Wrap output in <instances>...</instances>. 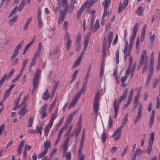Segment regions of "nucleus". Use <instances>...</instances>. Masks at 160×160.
I'll list each match as a JSON object with an SVG mask.
<instances>
[{
    "mask_svg": "<svg viewBox=\"0 0 160 160\" xmlns=\"http://www.w3.org/2000/svg\"><path fill=\"white\" fill-rule=\"evenodd\" d=\"M148 57L147 55L146 50H143L141 55L140 60L138 66L137 70H139L143 65L142 73H143L147 68L148 65Z\"/></svg>",
    "mask_w": 160,
    "mask_h": 160,
    "instance_id": "obj_1",
    "label": "nucleus"
},
{
    "mask_svg": "<svg viewBox=\"0 0 160 160\" xmlns=\"http://www.w3.org/2000/svg\"><path fill=\"white\" fill-rule=\"evenodd\" d=\"M128 92V89L126 88L122 95L119 97L118 101H117L116 99L114 100L113 105L115 113L114 118H116L118 115L119 103L121 101H124L125 100L127 96Z\"/></svg>",
    "mask_w": 160,
    "mask_h": 160,
    "instance_id": "obj_2",
    "label": "nucleus"
},
{
    "mask_svg": "<svg viewBox=\"0 0 160 160\" xmlns=\"http://www.w3.org/2000/svg\"><path fill=\"white\" fill-rule=\"evenodd\" d=\"M41 71L40 69L38 68L36 73L33 76L32 80L33 88L32 90V93L36 89H37L39 85V80L40 77Z\"/></svg>",
    "mask_w": 160,
    "mask_h": 160,
    "instance_id": "obj_3",
    "label": "nucleus"
},
{
    "mask_svg": "<svg viewBox=\"0 0 160 160\" xmlns=\"http://www.w3.org/2000/svg\"><path fill=\"white\" fill-rule=\"evenodd\" d=\"M76 2L75 0H71L70 6L69 7V5L67 4L65 7H64V14H67V12L70 13L72 12L74 8V4L76 3Z\"/></svg>",
    "mask_w": 160,
    "mask_h": 160,
    "instance_id": "obj_4",
    "label": "nucleus"
},
{
    "mask_svg": "<svg viewBox=\"0 0 160 160\" xmlns=\"http://www.w3.org/2000/svg\"><path fill=\"white\" fill-rule=\"evenodd\" d=\"M99 98V95L98 93L96 94L94 97V101L93 103V108H94L95 114L97 116L98 112V100Z\"/></svg>",
    "mask_w": 160,
    "mask_h": 160,
    "instance_id": "obj_5",
    "label": "nucleus"
},
{
    "mask_svg": "<svg viewBox=\"0 0 160 160\" xmlns=\"http://www.w3.org/2000/svg\"><path fill=\"white\" fill-rule=\"evenodd\" d=\"M82 93V92L79 91L76 94L72 102L69 105L68 107L69 108H70L72 107H73L74 106Z\"/></svg>",
    "mask_w": 160,
    "mask_h": 160,
    "instance_id": "obj_6",
    "label": "nucleus"
},
{
    "mask_svg": "<svg viewBox=\"0 0 160 160\" xmlns=\"http://www.w3.org/2000/svg\"><path fill=\"white\" fill-rule=\"evenodd\" d=\"M91 32H88L85 36V37L84 39V50L81 53L80 55L78 57H79L81 58H82V56L84 54L85 51L86 50L87 46L88 44V41L89 39V38L90 36H91Z\"/></svg>",
    "mask_w": 160,
    "mask_h": 160,
    "instance_id": "obj_7",
    "label": "nucleus"
},
{
    "mask_svg": "<svg viewBox=\"0 0 160 160\" xmlns=\"http://www.w3.org/2000/svg\"><path fill=\"white\" fill-rule=\"evenodd\" d=\"M138 24L137 23H135L133 28L132 33L131 36L130 41L129 43V47L130 48L132 47L133 43V41L135 39L136 35L138 29Z\"/></svg>",
    "mask_w": 160,
    "mask_h": 160,
    "instance_id": "obj_8",
    "label": "nucleus"
},
{
    "mask_svg": "<svg viewBox=\"0 0 160 160\" xmlns=\"http://www.w3.org/2000/svg\"><path fill=\"white\" fill-rule=\"evenodd\" d=\"M142 105L141 103H139L137 115L134 121L135 123H137L139 121V119L142 117Z\"/></svg>",
    "mask_w": 160,
    "mask_h": 160,
    "instance_id": "obj_9",
    "label": "nucleus"
},
{
    "mask_svg": "<svg viewBox=\"0 0 160 160\" xmlns=\"http://www.w3.org/2000/svg\"><path fill=\"white\" fill-rule=\"evenodd\" d=\"M110 1L111 0H105L103 2L102 5L104 7V11L102 18L103 19L105 17L107 14L108 4L110 2Z\"/></svg>",
    "mask_w": 160,
    "mask_h": 160,
    "instance_id": "obj_10",
    "label": "nucleus"
},
{
    "mask_svg": "<svg viewBox=\"0 0 160 160\" xmlns=\"http://www.w3.org/2000/svg\"><path fill=\"white\" fill-rule=\"evenodd\" d=\"M67 126L68 125L66 123L65 125L59 131L58 133V138L55 143V145H56L58 143L60 138L61 137L62 133H63V131L67 130Z\"/></svg>",
    "mask_w": 160,
    "mask_h": 160,
    "instance_id": "obj_11",
    "label": "nucleus"
},
{
    "mask_svg": "<svg viewBox=\"0 0 160 160\" xmlns=\"http://www.w3.org/2000/svg\"><path fill=\"white\" fill-rule=\"evenodd\" d=\"M81 130V126L79 125L77 128L75 129L72 133L69 135L70 137H73L75 135V137L77 138L78 134L80 132Z\"/></svg>",
    "mask_w": 160,
    "mask_h": 160,
    "instance_id": "obj_12",
    "label": "nucleus"
},
{
    "mask_svg": "<svg viewBox=\"0 0 160 160\" xmlns=\"http://www.w3.org/2000/svg\"><path fill=\"white\" fill-rule=\"evenodd\" d=\"M128 4V0H124L122 3L120 2L119 4L118 13L121 12L127 6Z\"/></svg>",
    "mask_w": 160,
    "mask_h": 160,
    "instance_id": "obj_13",
    "label": "nucleus"
},
{
    "mask_svg": "<svg viewBox=\"0 0 160 160\" xmlns=\"http://www.w3.org/2000/svg\"><path fill=\"white\" fill-rule=\"evenodd\" d=\"M88 77L89 74L87 73V75L85 77V81L83 82L82 88L79 91L82 93L85 92L86 90L87 82Z\"/></svg>",
    "mask_w": 160,
    "mask_h": 160,
    "instance_id": "obj_14",
    "label": "nucleus"
},
{
    "mask_svg": "<svg viewBox=\"0 0 160 160\" xmlns=\"http://www.w3.org/2000/svg\"><path fill=\"white\" fill-rule=\"evenodd\" d=\"M66 38L67 40L66 49L68 51L70 47L72 41L70 38V35L67 33L66 35Z\"/></svg>",
    "mask_w": 160,
    "mask_h": 160,
    "instance_id": "obj_15",
    "label": "nucleus"
},
{
    "mask_svg": "<svg viewBox=\"0 0 160 160\" xmlns=\"http://www.w3.org/2000/svg\"><path fill=\"white\" fill-rule=\"evenodd\" d=\"M113 32H110L108 36L107 39L108 40V48H109L111 46V42L112 41L113 38L112 37Z\"/></svg>",
    "mask_w": 160,
    "mask_h": 160,
    "instance_id": "obj_16",
    "label": "nucleus"
},
{
    "mask_svg": "<svg viewBox=\"0 0 160 160\" xmlns=\"http://www.w3.org/2000/svg\"><path fill=\"white\" fill-rule=\"evenodd\" d=\"M58 111L57 110H56L53 113L51 116V118L50 120V123L53 124L54 120L57 117Z\"/></svg>",
    "mask_w": 160,
    "mask_h": 160,
    "instance_id": "obj_17",
    "label": "nucleus"
},
{
    "mask_svg": "<svg viewBox=\"0 0 160 160\" xmlns=\"http://www.w3.org/2000/svg\"><path fill=\"white\" fill-rule=\"evenodd\" d=\"M68 136L66 139L63 145V152L64 153H65L66 152L68 145L69 140V138L70 137Z\"/></svg>",
    "mask_w": 160,
    "mask_h": 160,
    "instance_id": "obj_18",
    "label": "nucleus"
},
{
    "mask_svg": "<svg viewBox=\"0 0 160 160\" xmlns=\"http://www.w3.org/2000/svg\"><path fill=\"white\" fill-rule=\"evenodd\" d=\"M130 71L127 70H126L125 76L121 77V81L122 82H124L127 80V78L130 73Z\"/></svg>",
    "mask_w": 160,
    "mask_h": 160,
    "instance_id": "obj_19",
    "label": "nucleus"
},
{
    "mask_svg": "<svg viewBox=\"0 0 160 160\" xmlns=\"http://www.w3.org/2000/svg\"><path fill=\"white\" fill-rule=\"evenodd\" d=\"M26 106L25 105L21 108L18 112V115H21V116H24L27 112V110L26 109Z\"/></svg>",
    "mask_w": 160,
    "mask_h": 160,
    "instance_id": "obj_20",
    "label": "nucleus"
},
{
    "mask_svg": "<svg viewBox=\"0 0 160 160\" xmlns=\"http://www.w3.org/2000/svg\"><path fill=\"white\" fill-rule=\"evenodd\" d=\"M50 97V94L48 92V89H46L42 96V98L43 99L47 100Z\"/></svg>",
    "mask_w": 160,
    "mask_h": 160,
    "instance_id": "obj_21",
    "label": "nucleus"
},
{
    "mask_svg": "<svg viewBox=\"0 0 160 160\" xmlns=\"http://www.w3.org/2000/svg\"><path fill=\"white\" fill-rule=\"evenodd\" d=\"M47 107L48 105L47 104L42 106L39 110L40 113H47Z\"/></svg>",
    "mask_w": 160,
    "mask_h": 160,
    "instance_id": "obj_22",
    "label": "nucleus"
},
{
    "mask_svg": "<svg viewBox=\"0 0 160 160\" xmlns=\"http://www.w3.org/2000/svg\"><path fill=\"white\" fill-rule=\"evenodd\" d=\"M64 11L62 10L60 12L61 14H62V16H60L59 19H58V24L59 25L60 24V23L62 22L64 19V18H65V17L66 14H64Z\"/></svg>",
    "mask_w": 160,
    "mask_h": 160,
    "instance_id": "obj_23",
    "label": "nucleus"
},
{
    "mask_svg": "<svg viewBox=\"0 0 160 160\" xmlns=\"http://www.w3.org/2000/svg\"><path fill=\"white\" fill-rule=\"evenodd\" d=\"M18 18L17 15H15L12 18L10 19L8 21V23L10 26L13 25V23H15L17 21Z\"/></svg>",
    "mask_w": 160,
    "mask_h": 160,
    "instance_id": "obj_24",
    "label": "nucleus"
},
{
    "mask_svg": "<svg viewBox=\"0 0 160 160\" xmlns=\"http://www.w3.org/2000/svg\"><path fill=\"white\" fill-rule=\"evenodd\" d=\"M76 111H73L72 113L70 114L67 118V122L68 124H70L71 120L72 119L73 117L75 115Z\"/></svg>",
    "mask_w": 160,
    "mask_h": 160,
    "instance_id": "obj_25",
    "label": "nucleus"
},
{
    "mask_svg": "<svg viewBox=\"0 0 160 160\" xmlns=\"http://www.w3.org/2000/svg\"><path fill=\"white\" fill-rule=\"evenodd\" d=\"M143 12V9L142 7H139L136 11V13L139 16L142 15Z\"/></svg>",
    "mask_w": 160,
    "mask_h": 160,
    "instance_id": "obj_26",
    "label": "nucleus"
},
{
    "mask_svg": "<svg viewBox=\"0 0 160 160\" xmlns=\"http://www.w3.org/2000/svg\"><path fill=\"white\" fill-rule=\"evenodd\" d=\"M43 147L44 149L48 150V149L50 148L51 147V142L49 141H47L44 143Z\"/></svg>",
    "mask_w": 160,
    "mask_h": 160,
    "instance_id": "obj_27",
    "label": "nucleus"
},
{
    "mask_svg": "<svg viewBox=\"0 0 160 160\" xmlns=\"http://www.w3.org/2000/svg\"><path fill=\"white\" fill-rule=\"evenodd\" d=\"M123 125L121 126L119 128H118L115 131L114 133L113 134L112 136V137H114L116 136L117 135L119 134V132L121 131Z\"/></svg>",
    "mask_w": 160,
    "mask_h": 160,
    "instance_id": "obj_28",
    "label": "nucleus"
},
{
    "mask_svg": "<svg viewBox=\"0 0 160 160\" xmlns=\"http://www.w3.org/2000/svg\"><path fill=\"white\" fill-rule=\"evenodd\" d=\"M32 20V18L31 17L29 18L25 24L24 26L23 29L24 31H26L27 30V27Z\"/></svg>",
    "mask_w": 160,
    "mask_h": 160,
    "instance_id": "obj_29",
    "label": "nucleus"
},
{
    "mask_svg": "<svg viewBox=\"0 0 160 160\" xmlns=\"http://www.w3.org/2000/svg\"><path fill=\"white\" fill-rule=\"evenodd\" d=\"M153 62H152V61H151L149 63V69L150 71V75H152L153 73Z\"/></svg>",
    "mask_w": 160,
    "mask_h": 160,
    "instance_id": "obj_30",
    "label": "nucleus"
},
{
    "mask_svg": "<svg viewBox=\"0 0 160 160\" xmlns=\"http://www.w3.org/2000/svg\"><path fill=\"white\" fill-rule=\"evenodd\" d=\"M144 152L142 151L140 149L137 148L136 149L135 153L133 154V157H135V158H136L137 155L139 154H141Z\"/></svg>",
    "mask_w": 160,
    "mask_h": 160,
    "instance_id": "obj_31",
    "label": "nucleus"
},
{
    "mask_svg": "<svg viewBox=\"0 0 160 160\" xmlns=\"http://www.w3.org/2000/svg\"><path fill=\"white\" fill-rule=\"evenodd\" d=\"M81 41V38L79 36H78L76 39V42L75 44H76L77 43L78 44V48H77L76 50L77 51H78V50L79 48H80V45L79 44V42H80Z\"/></svg>",
    "mask_w": 160,
    "mask_h": 160,
    "instance_id": "obj_32",
    "label": "nucleus"
},
{
    "mask_svg": "<svg viewBox=\"0 0 160 160\" xmlns=\"http://www.w3.org/2000/svg\"><path fill=\"white\" fill-rule=\"evenodd\" d=\"M107 138L106 134L105 132V130H103V132L101 136V139L102 142H104Z\"/></svg>",
    "mask_w": 160,
    "mask_h": 160,
    "instance_id": "obj_33",
    "label": "nucleus"
},
{
    "mask_svg": "<svg viewBox=\"0 0 160 160\" xmlns=\"http://www.w3.org/2000/svg\"><path fill=\"white\" fill-rule=\"evenodd\" d=\"M34 120V118L30 117L28 121V126L29 128L32 127Z\"/></svg>",
    "mask_w": 160,
    "mask_h": 160,
    "instance_id": "obj_34",
    "label": "nucleus"
},
{
    "mask_svg": "<svg viewBox=\"0 0 160 160\" xmlns=\"http://www.w3.org/2000/svg\"><path fill=\"white\" fill-rule=\"evenodd\" d=\"M93 4V0H87L85 2L84 6L86 7H88V5L92 7Z\"/></svg>",
    "mask_w": 160,
    "mask_h": 160,
    "instance_id": "obj_35",
    "label": "nucleus"
},
{
    "mask_svg": "<svg viewBox=\"0 0 160 160\" xmlns=\"http://www.w3.org/2000/svg\"><path fill=\"white\" fill-rule=\"evenodd\" d=\"M129 56V64L128 67V68L127 70L131 71V68L132 65V64L133 59L130 56Z\"/></svg>",
    "mask_w": 160,
    "mask_h": 160,
    "instance_id": "obj_36",
    "label": "nucleus"
},
{
    "mask_svg": "<svg viewBox=\"0 0 160 160\" xmlns=\"http://www.w3.org/2000/svg\"><path fill=\"white\" fill-rule=\"evenodd\" d=\"M82 59V58L78 57L74 63L73 67L75 68L78 66L79 64Z\"/></svg>",
    "mask_w": 160,
    "mask_h": 160,
    "instance_id": "obj_37",
    "label": "nucleus"
},
{
    "mask_svg": "<svg viewBox=\"0 0 160 160\" xmlns=\"http://www.w3.org/2000/svg\"><path fill=\"white\" fill-rule=\"evenodd\" d=\"M43 129V128L42 126L39 127L37 126L36 128V132L37 133H39L41 135L42 134V131Z\"/></svg>",
    "mask_w": 160,
    "mask_h": 160,
    "instance_id": "obj_38",
    "label": "nucleus"
},
{
    "mask_svg": "<svg viewBox=\"0 0 160 160\" xmlns=\"http://www.w3.org/2000/svg\"><path fill=\"white\" fill-rule=\"evenodd\" d=\"M48 152V150L44 149L43 151L40 153L38 156V159L41 158L43 157Z\"/></svg>",
    "mask_w": 160,
    "mask_h": 160,
    "instance_id": "obj_39",
    "label": "nucleus"
},
{
    "mask_svg": "<svg viewBox=\"0 0 160 160\" xmlns=\"http://www.w3.org/2000/svg\"><path fill=\"white\" fill-rule=\"evenodd\" d=\"M150 138L149 140L148 144H151L152 145L154 139V133L153 132L150 134Z\"/></svg>",
    "mask_w": 160,
    "mask_h": 160,
    "instance_id": "obj_40",
    "label": "nucleus"
},
{
    "mask_svg": "<svg viewBox=\"0 0 160 160\" xmlns=\"http://www.w3.org/2000/svg\"><path fill=\"white\" fill-rule=\"evenodd\" d=\"M100 25L99 23V20L97 19L96 20L94 26V32H96L99 28Z\"/></svg>",
    "mask_w": 160,
    "mask_h": 160,
    "instance_id": "obj_41",
    "label": "nucleus"
},
{
    "mask_svg": "<svg viewBox=\"0 0 160 160\" xmlns=\"http://www.w3.org/2000/svg\"><path fill=\"white\" fill-rule=\"evenodd\" d=\"M35 37H33L31 42L28 43V44H27L25 48V49H26V50H28L29 48L31 46V45L35 41Z\"/></svg>",
    "mask_w": 160,
    "mask_h": 160,
    "instance_id": "obj_42",
    "label": "nucleus"
},
{
    "mask_svg": "<svg viewBox=\"0 0 160 160\" xmlns=\"http://www.w3.org/2000/svg\"><path fill=\"white\" fill-rule=\"evenodd\" d=\"M17 9V7L16 6L11 11L10 14L8 16V17L11 18L15 13H16Z\"/></svg>",
    "mask_w": 160,
    "mask_h": 160,
    "instance_id": "obj_43",
    "label": "nucleus"
},
{
    "mask_svg": "<svg viewBox=\"0 0 160 160\" xmlns=\"http://www.w3.org/2000/svg\"><path fill=\"white\" fill-rule=\"evenodd\" d=\"M106 46H102V52H103L102 57L103 59H105L106 58Z\"/></svg>",
    "mask_w": 160,
    "mask_h": 160,
    "instance_id": "obj_44",
    "label": "nucleus"
},
{
    "mask_svg": "<svg viewBox=\"0 0 160 160\" xmlns=\"http://www.w3.org/2000/svg\"><path fill=\"white\" fill-rule=\"evenodd\" d=\"M7 78H8L7 74L4 75L2 78L0 80V85H2L3 82L5 81Z\"/></svg>",
    "mask_w": 160,
    "mask_h": 160,
    "instance_id": "obj_45",
    "label": "nucleus"
},
{
    "mask_svg": "<svg viewBox=\"0 0 160 160\" xmlns=\"http://www.w3.org/2000/svg\"><path fill=\"white\" fill-rule=\"evenodd\" d=\"M152 149V145L151 144H148V149L145 151V152L149 155L150 154Z\"/></svg>",
    "mask_w": 160,
    "mask_h": 160,
    "instance_id": "obj_46",
    "label": "nucleus"
},
{
    "mask_svg": "<svg viewBox=\"0 0 160 160\" xmlns=\"http://www.w3.org/2000/svg\"><path fill=\"white\" fill-rule=\"evenodd\" d=\"M24 42V40H22L16 47L15 49L19 51V49L21 48L22 44Z\"/></svg>",
    "mask_w": 160,
    "mask_h": 160,
    "instance_id": "obj_47",
    "label": "nucleus"
},
{
    "mask_svg": "<svg viewBox=\"0 0 160 160\" xmlns=\"http://www.w3.org/2000/svg\"><path fill=\"white\" fill-rule=\"evenodd\" d=\"M115 56L116 62L117 64H118L119 62V51L118 50H117L116 51Z\"/></svg>",
    "mask_w": 160,
    "mask_h": 160,
    "instance_id": "obj_48",
    "label": "nucleus"
},
{
    "mask_svg": "<svg viewBox=\"0 0 160 160\" xmlns=\"http://www.w3.org/2000/svg\"><path fill=\"white\" fill-rule=\"evenodd\" d=\"M38 23V27L39 29H41L43 25V22L41 18L37 19Z\"/></svg>",
    "mask_w": 160,
    "mask_h": 160,
    "instance_id": "obj_49",
    "label": "nucleus"
},
{
    "mask_svg": "<svg viewBox=\"0 0 160 160\" xmlns=\"http://www.w3.org/2000/svg\"><path fill=\"white\" fill-rule=\"evenodd\" d=\"M10 92L8 91V90L6 91L3 96V101H4L7 98V97H8V96L9 95Z\"/></svg>",
    "mask_w": 160,
    "mask_h": 160,
    "instance_id": "obj_50",
    "label": "nucleus"
},
{
    "mask_svg": "<svg viewBox=\"0 0 160 160\" xmlns=\"http://www.w3.org/2000/svg\"><path fill=\"white\" fill-rule=\"evenodd\" d=\"M112 122H113L112 120V118H111V116H110V117H109L108 122L109 128V129H110L111 128L112 126Z\"/></svg>",
    "mask_w": 160,
    "mask_h": 160,
    "instance_id": "obj_51",
    "label": "nucleus"
},
{
    "mask_svg": "<svg viewBox=\"0 0 160 160\" xmlns=\"http://www.w3.org/2000/svg\"><path fill=\"white\" fill-rule=\"evenodd\" d=\"M72 127V125H71L69 126L68 131L65 133V136H69L70 133L71 131Z\"/></svg>",
    "mask_w": 160,
    "mask_h": 160,
    "instance_id": "obj_52",
    "label": "nucleus"
},
{
    "mask_svg": "<svg viewBox=\"0 0 160 160\" xmlns=\"http://www.w3.org/2000/svg\"><path fill=\"white\" fill-rule=\"evenodd\" d=\"M68 22L65 21L63 25V29L66 31H67L68 30Z\"/></svg>",
    "mask_w": 160,
    "mask_h": 160,
    "instance_id": "obj_53",
    "label": "nucleus"
},
{
    "mask_svg": "<svg viewBox=\"0 0 160 160\" xmlns=\"http://www.w3.org/2000/svg\"><path fill=\"white\" fill-rule=\"evenodd\" d=\"M84 10L83 6H82L78 11L77 15L78 17H79L81 13Z\"/></svg>",
    "mask_w": 160,
    "mask_h": 160,
    "instance_id": "obj_54",
    "label": "nucleus"
},
{
    "mask_svg": "<svg viewBox=\"0 0 160 160\" xmlns=\"http://www.w3.org/2000/svg\"><path fill=\"white\" fill-rule=\"evenodd\" d=\"M66 158L67 160H71V153L70 152H68L66 155Z\"/></svg>",
    "mask_w": 160,
    "mask_h": 160,
    "instance_id": "obj_55",
    "label": "nucleus"
},
{
    "mask_svg": "<svg viewBox=\"0 0 160 160\" xmlns=\"http://www.w3.org/2000/svg\"><path fill=\"white\" fill-rule=\"evenodd\" d=\"M52 125V124L49 123V124L45 127V129H46V130L49 131L50 129L51 128Z\"/></svg>",
    "mask_w": 160,
    "mask_h": 160,
    "instance_id": "obj_56",
    "label": "nucleus"
},
{
    "mask_svg": "<svg viewBox=\"0 0 160 160\" xmlns=\"http://www.w3.org/2000/svg\"><path fill=\"white\" fill-rule=\"evenodd\" d=\"M41 11L40 8H38V13L37 15V19L41 18Z\"/></svg>",
    "mask_w": 160,
    "mask_h": 160,
    "instance_id": "obj_57",
    "label": "nucleus"
},
{
    "mask_svg": "<svg viewBox=\"0 0 160 160\" xmlns=\"http://www.w3.org/2000/svg\"><path fill=\"white\" fill-rule=\"evenodd\" d=\"M160 106V101L159 100V97H158L157 98V105L156 108L159 109Z\"/></svg>",
    "mask_w": 160,
    "mask_h": 160,
    "instance_id": "obj_58",
    "label": "nucleus"
},
{
    "mask_svg": "<svg viewBox=\"0 0 160 160\" xmlns=\"http://www.w3.org/2000/svg\"><path fill=\"white\" fill-rule=\"evenodd\" d=\"M36 59L34 58H32L30 66V67H32L33 66H34L36 64Z\"/></svg>",
    "mask_w": 160,
    "mask_h": 160,
    "instance_id": "obj_59",
    "label": "nucleus"
},
{
    "mask_svg": "<svg viewBox=\"0 0 160 160\" xmlns=\"http://www.w3.org/2000/svg\"><path fill=\"white\" fill-rule=\"evenodd\" d=\"M146 31H142L141 35V41L142 42L144 39Z\"/></svg>",
    "mask_w": 160,
    "mask_h": 160,
    "instance_id": "obj_60",
    "label": "nucleus"
},
{
    "mask_svg": "<svg viewBox=\"0 0 160 160\" xmlns=\"http://www.w3.org/2000/svg\"><path fill=\"white\" fill-rule=\"evenodd\" d=\"M118 40V35L117 34L115 36L113 43V45H115L117 43Z\"/></svg>",
    "mask_w": 160,
    "mask_h": 160,
    "instance_id": "obj_61",
    "label": "nucleus"
},
{
    "mask_svg": "<svg viewBox=\"0 0 160 160\" xmlns=\"http://www.w3.org/2000/svg\"><path fill=\"white\" fill-rule=\"evenodd\" d=\"M67 1L68 0H62V5L64 8L68 4Z\"/></svg>",
    "mask_w": 160,
    "mask_h": 160,
    "instance_id": "obj_62",
    "label": "nucleus"
},
{
    "mask_svg": "<svg viewBox=\"0 0 160 160\" xmlns=\"http://www.w3.org/2000/svg\"><path fill=\"white\" fill-rule=\"evenodd\" d=\"M151 75H149L148 76L146 81V86H147L148 84L150 82L151 78Z\"/></svg>",
    "mask_w": 160,
    "mask_h": 160,
    "instance_id": "obj_63",
    "label": "nucleus"
},
{
    "mask_svg": "<svg viewBox=\"0 0 160 160\" xmlns=\"http://www.w3.org/2000/svg\"><path fill=\"white\" fill-rule=\"evenodd\" d=\"M128 149V146L125 148L124 149L123 151L122 152V157H123L124 155L126 153Z\"/></svg>",
    "mask_w": 160,
    "mask_h": 160,
    "instance_id": "obj_64",
    "label": "nucleus"
}]
</instances>
